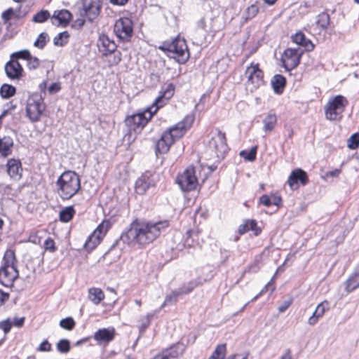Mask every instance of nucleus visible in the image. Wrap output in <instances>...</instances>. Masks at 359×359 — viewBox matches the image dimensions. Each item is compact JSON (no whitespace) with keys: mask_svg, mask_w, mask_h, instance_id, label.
<instances>
[{"mask_svg":"<svg viewBox=\"0 0 359 359\" xmlns=\"http://www.w3.org/2000/svg\"><path fill=\"white\" fill-rule=\"evenodd\" d=\"M169 226L168 220L159 221L155 223H141L134 222L130 224V228L123 232L119 239L116 241L111 248L115 246L121 249L124 245H130L132 242L136 241L140 245H146L153 242L161 231H164Z\"/></svg>","mask_w":359,"mask_h":359,"instance_id":"obj_1","label":"nucleus"},{"mask_svg":"<svg viewBox=\"0 0 359 359\" xmlns=\"http://www.w3.org/2000/svg\"><path fill=\"white\" fill-rule=\"evenodd\" d=\"M173 92L174 87L170 84L163 94L157 97L153 104L145 111L128 117L127 123L130 126L133 125L137 128H143L158 109L165 104V100H168L172 96Z\"/></svg>","mask_w":359,"mask_h":359,"instance_id":"obj_2","label":"nucleus"},{"mask_svg":"<svg viewBox=\"0 0 359 359\" xmlns=\"http://www.w3.org/2000/svg\"><path fill=\"white\" fill-rule=\"evenodd\" d=\"M57 192L62 200H69L81 189V179L74 171H65L56 182Z\"/></svg>","mask_w":359,"mask_h":359,"instance_id":"obj_3","label":"nucleus"},{"mask_svg":"<svg viewBox=\"0 0 359 359\" xmlns=\"http://www.w3.org/2000/svg\"><path fill=\"white\" fill-rule=\"evenodd\" d=\"M159 48L168 52V55L170 57H173L181 64L185 63L189 57V52L186 41L180 37L175 38L170 42L165 41Z\"/></svg>","mask_w":359,"mask_h":359,"instance_id":"obj_4","label":"nucleus"},{"mask_svg":"<svg viewBox=\"0 0 359 359\" xmlns=\"http://www.w3.org/2000/svg\"><path fill=\"white\" fill-rule=\"evenodd\" d=\"M4 265L0 269V283L6 287L13 285L19 273L15 263V256L12 251H6L4 257Z\"/></svg>","mask_w":359,"mask_h":359,"instance_id":"obj_5","label":"nucleus"},{"mask_svg":"<svg viewBox=\"0 0 359 359\" xmlns=\"http://www.w3.org/2000/svg\"><path fill=\"white\" fill-rule=\"evenodd\" d=\"M227 149L225 134L218 129L212 130L207 149L211 158L218 161L224 158Z\"/></svg>","mask_w":359,"mask_h":359,"instance_id":"obj_6","label":"nucleus"},{"mask_svg":"<svg viewBox=\"0 0 359 359\" xmlns=\"http://www.w3.org/2000/svg\"><path fill=\"white\" fill-rule=\"evenodd\" d=\"M348 102L342 95H337L330 100L325 107V117L330 121H337L341 119L342 114Z\"/></svg>","mask_w":359,"mask_h":359,"instance_id":"obj_7","label":"nucleus"},{"mask_svg":"<svg viewBox=\"0 0 359 359\" xmlns=\"http://www.w3.org/2000/svg\"><path fill=\"white\" fill-rule=\"evenodd\" d=\"M176 182L183 191L194 190L198 185L195 168L192 166L188 167L177 177Z\"/></svg>","mask_w":359,"mask_h":359,"instance_id":"obj_8","label":"nucleus"},{"mask_svg":"<svg viewBox=\"0 0 359 359\" xmlns=\"http://www.w3.org/2000/svg\"><path fill=\"white\" fill-rule=\"evenodd\" d=\"M44 109L45 105L41 96L34 95L29 97L27 103L26 112L27 116L32 122L38 121Z\"/></svg>","mask_w":359,"mask_h":359,"instance_id":"obj_9","label":"nucleus"},{"mask_svg":"<svg viewBox=\"0 0 359 359\" xmlns=\"http://www.w3.org/2000/svg\"><path fill=\"white\" fill-rule=\"evenodd\" d=\"M114 32L118 39L128 41L133 32L132 20L128 18H119L114 25Z\"/></svg>","mask_w":359,"mask_h":359,"instance_id":"obj_10","label":"nucleus"},{"mask_svg":"<svg viewBox=\"0 0 359 359\" xmlns=\"http://www.w3.org/2000/svg\"><path fill=\"white\" fill-rule=\"evenodd\" d=\"M245 75L248 77V87L250 88L251 91H253L263 85V72L259 68L258 64H251V65L246 69Z\"/></svg>","mask_w":359,"mask_h":359,"instance_id":"obj_11","label":"nucleus"},{"mask_svg":"<svg viewBox=\"0 0 359 359\" xmlns=\"http://www.w3.org/2000/svg\"><path fill=\"white\" fill-rule=\"evenodd\" d=\"M109 228V222H103L96 229L88 236L85 242L84 248L87 250L94 249L106 234Z\"/></svg>","mask_w":359,"mask_h":359,"instance_id":"obj_12","label":"nucleus"},{"mask_svg":"<svg viewBox=\"0 0 359 359\" xmlns=\"http://www.w3.org/2000/svg\"><path fill=\"white\" fill-rule=\"evenodd\" d=\"M194 121V116L189 114L184 118L177 123L175 126L165 131V133H169L172 135V141L174 142L176 140L182 137L187 130L189 128Z\"/></svg>","mask_w":359,"mask_h":359,"instance_id":"obj_13","label":"nucleus"},{"mask_svg":"<svg viewBox=\"0 0 359 359\" xmlns=\"http://www.w3.org/2000/svg\"><path fill=\"white\" fill-rule=\"evenodd\" d=\"M303 50L299 48H287L282 57L284 67L290 71L298 66Z\"/></svg>","mask_w":359,"mask_h":359,"instance_id":"obj_14","label":"nucleus"},{"mask_svg":"<svg viewBox=\"0 0 359 359\" xmlns=\"http://www.w3.org/2000/svg\"><path fill=\"white\" fill-rule=\"evenodd\" d=\"M84 15L90 22L93 21L100 13L102 3L100 0H82Z\"/></svg>","mask_w":359,"mask_h":359,"instance_id":"obj_15","label":"nucleus"},{"mask_svg":"<svg viewBox=\"0 0 359 359\" xmlns=\"http://www.w3.org/2000/svg\"><path fill=\"white\" fill-rule=\"evenodd\" d=\"M154 185L155 180L154 175L149 172H146L137 180L135 182V191L138 194H144L149 187H154Z\"/></svg>","mask_w":359,"mask_h":359,"instance_id":"obj_16","label":"nucleus"},{"mask_svg":"<svg viewBox=\"0 0 359 359\" xmlns=\"http://www.w3.org/2000/svg\"><path fill=\"white\" fill-rule=\"evenodd\" d=\"M305 185L308 182L307 174L302 169H297L290 173L287 183L291 189L296 190L299 188L298 182Z\"/></svg>","mask_w":359,"mask_h":359,"instance_id":"obj_17","label":"nucleus"},{"mask_svg":"<svg viewBox=\"0 0 359 359\" xmlns=\"http://www.w3.org/2000/svg\"><path fill=\"white\" fill-rule=\"evenodd\" d=\"M97 46L100 51L105 56L114 53L116 49V45L106 34H101L97 41Z\"/></svg>","mask_w":359,"mask_h":359,"instance_id":"obj_18","label":"nucleus"},{"mask_svg":"<svg viewBox=\"0 0 359 359\" xmlns=\"http://www.w3.org/2000/svg\"><path fill=\"white\" fill-rule=\"evenodd\" d=\"M5 72L11 79H20L22 76L23 69L18 61L13 60L8 62L5 65Z\"/></svg>","mask_w":359,"mask_h":359,"instance_id":"obj_19","label":"nucleus"},{"mask_svg":"<svg viewBox=\"0 0 359 359\" xmlns=\"http://www.w3.org/2000/svg\"><path fill=\"white\" fill-rule=\"evenodd\" d=\"M115 330L113 327L98 330L94 334V339L98 344H107L113 340Z\"/></svg>","mask_w":359,"mask_h":359,"instance_id":"obj_20","label":"nucleus"},{"mask_svg":"<svg viewBox=\"0 0 359 359\" xmlns=\"http://www.w3.org/2000/svg\"><path fill=\"white\" fill-rule=\"evenodd\" d=\"M7 172L9 176L15 180H19L22 177V166L19 160L11 158L7 163Z\"/></svg>","mask_w":359,"mask_h":359,"instance_id":"obj_21","label":"nucleus"},{"mask_svg":"<svg viewBox=\"0 0 359 359\" xmlns=\"http://www.w3.org/2000/svg\"><path fill=\"white\" fill-rule=\"evenodd\" d=\"M329 309L330 303L326 300L318 304L313 314L309 317L308 320L309 325H316L318 323L319 318L323 317L325 311L329 310Z\"/></svg>","mask_w":359,"mask_h":359,"instance_id":"obj_22","label":"nucleus"},{"mask_svg":"<svg viewBox=\"0 0 359 359\" xmlns=\"http://www.w3.org/2000/svg\"><path fill=\"white\" fill-rule=\"evenodd\" d=\"M185 346L183 344L177 343L168 349L163 351L159 355L163 359H177L184 351Z\"/></svg>","mask_w":359,"mask_h":359,"instance_id":"obj_23","label":"nucleus"},{"mask_svg":"<svg viewBox=\"0 0 359 359\" xmlns=\"http://www.w3.org/2000/svg\"><path fill=\"white\" fill-rule=\"evenodd\" d=\"M172 143V135L164 132L156 144V152L160 154L167 153Z\"/></svg>","mask_w":359,"mask_h":359,"instance_id":"obj_24","label":"nucleus"},{"mask_svg":"<svg viewBox=\"0 0 359 359\" xmlns=\"http://www.w3.org/2000/svg\"><path fill=\"white\" fill-rule=\"evenodd\" d=\"M72 14L67 10L55 11L52 17V22L56 25H66L69 23Z\"/></svg>","mask_w":359,"mask_h":359,"instance_id":"obj_25","label":"nucleus"},{"mask_svg":"<svg viewBox=\"0 0 359 359\" xmlns=\"http://www.w3.org/2000/svg\"><path fill=\"white\" fill-rule=\"evenodd\" d=\"M13 147V138L8 135L0 137V154L6 158L11 154Z\"/></svg>","mask_w":359,"mask_h":359,"instance_id":"obj_26","label":"nucleus"},{"mask_svg":"<svg viewBox=\"0 0 359 359\" xmlns=\"http://www.w3.org/2000/svg\"><path fill=\"white\" fill-rule=\"evenodd\" d=\"M291 38L294 43L303 46L306 51H311L314 48V45L309 39H306L302 32H297L294 35H292Z\"/></svg>","mask_w":359,"mask_h":359,"instance_id":"obj_27","label":"nucleus"},{"mask_svg":"<svg viewBox=\"0 0 359 359\" xmlns=\"http://www.w3.org/2000/svg\"><path fill=\"white\" fill-rule=\"evenodd\" d=\"M285 79L280 74L275 75L271 79V85L273 90L277 94H280L285 86Z\"/></svg>","mask_w":359,"mask_h":359,"instance_id":"obj_28","label":"nucleus"},{"mask_svg":"<svg viewBox=\"0 0 359 359\" xmlns=\"http://www.w3.org/2000/svg\"><path fill=\"white\" fill-rule=\"evenodd\" d=\"M88 298L93 304L97 305L104 299V294L100 288L91 287L88 290Z\"/></svg>","mask_w":359,"mask_h":359,"instance_id":"obj_29","label":"nucleus"},{"mask_svg":"<svg viewBox=\"0 0 359 359\" xmlns=\"http://www.w3.org/2000/svg\"><path fill=\"white\" fill-rule=\"evenodd\" d=\"M277 122V117L275 114H268L263 120L264 130L266 133L271 132L275 128Z\"/></svg>","mask_w":359,"mask_h":359,"instance_id":"obj_30","label":"nucleus"},{"mask_svg":"<svg viewBox=\"0 0 359 359\" xmlns=\"http://www.w3.org/2000/svg\"><path fill=\"white\" fill-rule=\"evenodd\" d=\"M76 211L73 206H67L63 208L59 214L60 221L62 222H69L73 218Z\"/></svg>","mask_w":359,"mask_h":359,"instance_id":"obj_31","label":"nucleus"},{"mask_svg":"<svg viewBox=\"0 0 359 359\" xmlns=\"http://www.w3.org/2000/svg\"><path fill=\"white\" fill-rule=\"evenodd\" d=\"M358 287H359V273H355L346 280V288L348 292H351Z\"/></svg>","mask_w":359,"mask_h":359,"instance_id":"obj_32","label":"nucleus"},{"mask_svg":"<svg viewBox=\"0 0 359 359\" xmlns=\"http://www.w3.org/2000/svg\"><path fill=\"white\" fill-rule=\"evenodd\" d=\"M15 93V88L11 85L4 84L0 88V94L3 98H9Z\"/></svg>","mask_w":359,"mask_h":359,"instance_id":"obj_33","label":"nucleus"},{"mask_svg":"<svg viewBox=\"0 0 359 359\" xmlns=\"http://www.w3.org/2000/svg\"><path fill=\"white\" fill-rule=\"evenodd\" d=\"M69 34L67 32L59 33L53 39V43L57 46H63L68 42Z\"/></svg>","mask_w":359,"mask_h":359,"instance_id":"obj_34","label":"nucleus"},{"mask_svg":"<svg viewBox=\"0 0 359 359\" xmlns=\"http://www.w3.org/2000/svg\"><path fill=\"white\" fill-rule=\"evenodd\" d=\"M257 147H252L250 151L243 150L240 152V156L248 161H254L256 158Z\"/></svg>","mask_w":359,"mask_h":359,"instance_id":"obj_35","label":"nucleus"},{"mask_svg":"<svg viewBox=\"0 0 359 359\" xmlns=\"http://www.w3.org/2000/svg\"><path fill=\"white\" fill-rule=\"evenodd\" d=\"M226 354L225 344H220L217 346L214 352L208 359H223Z\"/></svg>","mask_w":359,"mask_h":359,"instance_id":"obj_36","label":"nucleus"},{"mask_svg":"<svg viewBox=\"0 0 359 359\" xmlns=\"http://www.w3.org/2000/svg\"><path fill=\"white\" fill-rule=\"evenodd\" d=\"M49 37L47 33L42 32L39 34V37L36 40L34 43V46L42 49L46 44V42L48 41Z\"/></svg>","mask_w":359,"mask_h":359,"instance_id":"obj_37","label":"nucleus"},{"mask_svg":"<svg viewBox=\"0 0 359 359\" xmlns=\"http://www.w3.org/2000/svg\"><path fill=\"white\" fill-rule=\"evenodd\" d=\"M347 146L351 149H355L359 147V133L352 135L347 140Z\"/></svg>","mask_w":359,"mask_h":359,"instance_id":"obj_38","label":"nucleus"},{"mask_svg":"<svg viewBox=\"0 0 359 359\" xmlns=\"http://www.w3.org/2000/svg\"><path fill=\"white\" fill-rule=\"evenodd\" d=\"M75 321L74 320L71 318L68 317L64 319H62L60 321V326L62 327L63 329L67 330H72L74 326H75Z\"/></svg>","mask_w":359,"mask_h":359,"instance_id":"obj_39","label":"nucleus"},{"mask_svg":"<svg viewBox=\"0 0 359 359\" xmlns=\"http://www.w3.org/2000/svg\"><path fill=\"white\" fill-rule=\"evenodd\" d=\"M50 17V13L48 11H41L33 17V21L38 23H41L48 20Z\"/></svg>","mask_w":359,"mask_h":359,"instance_id":"obj_40","label":"nucleus"},{"mask_svg":"<svg viewBox=\"0 0 359 359\" xmlns=\"http://www.w3.org/2000/svg\"><path fill=\"white\" fill-rule=\"evenodd\" d=\"M32 55L29 51L27 50H22L18 52L13 53L11 55V58L13 60H15L18 61V59H24L28 60L29 58H31Z\"/></svg>","mask_w":359,"mask_h":359,"instance_id":"obj_41","label":"nucleus"},{"mask_svg":"<svg viewBox=\"0 0 359 359\" xmlns=\"http://www.w3.org/2000/svg\"><path fill=\"white\" fill-rule=\"evenodd\" d=\"M330 22V17L327 13H322L318 15V20H317V24L323 27L326 28Z\"/></svg>","mask_w":359,"mask_h":359,"instance_id":"obj_42","label":"nucleus"},{"mask_svg":"<svg viewBox=\"0 0 359 359\" xmlns=\"http://www.w3.org/2000/svg\"><path fill=\"white\" fill-rule=\"evenodd\" d=\"M57 348L60 353H67L70 349L69 341L67 339L60 340L57 344Z\"/></svg>","mask_w":359,"mask_h":359,"instance_id":"obj_43","label":"nucleus"},{"mask_svg":"<svg viewBox=\"0 0 359 359\" xmlns=\"http://www.w3.org/2000/svg\"><path fill=\"white\" fill-rule=\"evenodd\" d=\"M259 8L258 6L255 4H252L250 6H249L245 11L246 17L245 18L248 19H252L258 13Z\"/></svg>","mask_w":359,"mask_h":359,"instance_id":"obj_44","label":"nucleus"},{"mask_svg":"<svg viewBox=\"0 0 359 359\" xmlns=\"http://www.w3.org/2000/svg\"><path fill=\"white\" fill-rule=\"evenodd\" d=\"M245 223L248 226V230L253 231L255 232V236H258L260 233L261 229L257 227V222L255 220H246Z\"/></svg>","mask_w":359,"mask_h":359,"instance_id":"obj_45","label":"nucleus"},{"mask_svg":"<svg viewBox=\"0 0 359 359\" xmlns=\"http://www.w3.org/2000/svg\"><path fill=\"white\" fill-rule=\"evenodd\" d=\"M181 294L179 292H173L172 294L166 296L163 304L161 305L160 309L163 308L165 305L172 304V302H176V297Z\"/></svg>","mask_w":359,"mask_h":359,"instance_id":"obj_46","label":"nucleus"},{"mask_svg":"<svg viewBox=\"0 0 359 359\" xmlns=\"http://www.w3.org/2000/svg\"><path fill=\"white\" fill-rule=\"evenodd\" d=\"M44 249L46 250H48L51 252H54L56 250H57V248L55 247V241H53V238L48 237L47 239H46V241H44Z\"/></svg>","mask_w":359,"mask_h":359,"instance_id":"obj_47","label":"nucleus"},{"mask_svg":"<svg viewBox=\"0 0 359 359\" xmlns=\"http://www.w3.org/2000/svg\"><path fill=\"white\" fill-rule=\"evenodd\" d=\"M196 281L189 282L187 285H184L180 290V294H187L191 292L196 287L198 286Z\"/></svg>","mask_w":359,"mask_h":359,"instance_id":"obj_48","label":"nucleus"},{"mask_svg":"<svg viewBox=\"0 0 359 359\" xmlns=\"http://www.w3.org/2000/svg\"><path fill=\"white\" fill-rule=\"evenodd\" d=\"M12 323L9 319L2 320L0 322V329H1L5 334L10 332Z\"/></svg>","mask_w":359,"mask_h":359,"instance_id":"obj_49","label":"nucleus"},{"mask_svg":"<svg viewBox=\"0 0 359 359\" xmlns=\"http://www.w3.org/2000/svg\"><path fill=\"white\" fill-rule=\"evenodd\" d=\"M27 61V67L29 69H35L39 65V60L37 57L31 56V58H29Z\"/></svg>","mask_w":359,"mask_h":359,"instance_id":"obj_50","label":"nucleus"},{"mask_svg":"<svg viewBox=\"0 0 359 359\" xmlns=\"http://www.w3.org/2000/svg\"><path fill=\"white\" fill-rule=\"evenodd\" d=\"M51 350V344L47 341H43L38 348L39 351H50Z\"/></svg>","mask_w":359,"mask_h":359,"instance_id":"obj_51","label":"nucleus"},{"mask_svg":"<svg viewBox=\"0 0 359 359\" xmlns=\"http://www.w3.org/2000/svg\"><path fill=\"white\" fill-rule=\"evenodd\" d=\"M61 88L60 83L55 82L52 83L48 88V92L50 94H54L57 93Z\"/></svg>","mask_w":359,"mask_h":359,"instance_id":"obj_52","label":"nucleus"},{"mask_svg":"<svg viewBox=\"0 0 359 359\" xmlns=\"http://www.w3.org/2000/svg\"><path fill=\"white\" fill-rule=\"evenodd\" d=\"M14 12L13 8H9L2 13L1 17L2 19L6 22L11 18V16L13 15Z\"/></svg>","mask_w":359,"mask_h":359,"instance_id":"obj_53","label":"nucleus"},{"mask_svg":"<svg viewBox=\"0 0 359 359\" xmlns=\"http://www.w3.org/2000/svg\"><path fill=\"white\" fill-rule=\"evenodd\" d=\"M259 201L262 204L266 207L272 205L271 199L267 195H263L260 197Z\"/></svg>","mask_w":359,"mask_h":359,"instance_id":"obj_54","label":"nucleus"},{"mask_svg":"<svg viewBox=\"0 0 359 359\" xmlns=\"http://www.w3.org/2000/svg\"><path fill=\"white\" fill-rule=\"evenodd\" d=\"M154 316V313H148L145 318H146V322L142 323V325H141V330H144L149 325V323H150V320L151 319V318L153 317Z\"/></svg>","mask_w":359,"mask_h":359,"instance_id":"obj_55","label":"nucleus"},{"mask_svg":"<svg viewBox=\"0 0 359 359\" xmlns=\"http://www.w3.org/2000/svg\"><path fill=\"white\" fill-rule=\"evenodd\" d=\"M24 322H25V317H22L20 318H16L14 320V325L18 327H20L23 325Z\"/></svg>","mask_w":359,"mask_h":359,"instance_id":"obj_56","label":"nucleus"},{"mask_svg":"<svg viewBox=\"0 0 359 359\" xmlns=\"http://www.w3.org/2000/svg\"><path fill=\"white\" fill-rule=\"evenodd\" d=\"M9 295L8 293H6L1 290H0V305H1L4 302L8 300Z\"/></svg>","mask_w":359,"mask_h":359,"instance_id":"obj_57","label":"nucleus"},{"mask_svg":"<svg viewBox=\"0 0 359 359\" xmlns=\"http://www.w3.org/2000/svg\"><path fill=\"white\" fill-rule=\"evenodd\" d=\"M248 231V228L246 226L245 223L241 224L238 227V233L241 235L245 233Z\"/></svg>","mask_w":359,"mask_h":359,"instance_id":"obj_58","label":"nucleus"},{"mask_svg":"<svg viewBox=\"0 0 359 359\" xmlns=\"http://www.w3.org/2000/svg\"><path fill=\"white\" fill-rule=\"evenodd\" d=\"M292 354H291V350L290 349H287L285 351V352L284 353V354H283L281 355V357L280 358V359H292Z\"/></svg>","mask_w":359,"mask_h":359,"instance_id":"obj_59","label":"nucleus"},{"mask_svg":"<svg viewBox=\"0 0 359 359\" xmlns=\"http://www.w3.org/2000/svg\"><path fill=\"white\" fill-rule=\"evenodd\" d=\"M128 0H110V3L114 5L123 6L128 2Z\"/></svg>","mask_w":359,"mask_h":359,"instance_id":"obj_60","label":"nucleus"},{"mask_svg":"<svg viewBox=\"0 0 359 359\" xmlns=\"http://www.w3.org/2000/svg\"><path fill=\"white\" fill-rule=\"evenodd\" d=\"M196 26L198 28L204 29L205 27V19L203 18H201L197 22Z\"/></svg>","mask_w":359,"mask_h":359,"instance_id":"obj_61","label":"nucleus"},{"mask_svg":"<svg viewBox=\"0 0 359 359\" xmlns=\"http://www.w3.org/2000/svg\"><path fill=\"white\" fill-rule=\"evenodd\" d=\"M271 201L272 204L279 205V204L281 203V198L279 196H273Z\"/></svg>","mask_w":359,"mask_h":359,"instance_id":"obj_62","label":"nucleus"},{"mask_svg":"<svg viewBox=\"0 0 359 359\" xmlns=\"http://www.w3.org/2000/svg\"><path fill=\"white\" fill-rule=\"evenodd\" d=\"M290 304V302H285L284 303V304H283L278 307V309L279 312H280V313L284 312L289 307Z\"/></svg>","mask_w":359,"mask_h":359,"instance_id":"obj_63","label":"nucleus"},{"mask_svg":"<svg viewBox=\"0 0 359 359\" xmlns=\"http://www.w3.org/2000/svg\"><path fill=\"white\" fill-rule=\"evenodd\" d=\"M341 170L339 169H336L333 171H331L328 173L329 175L332 176V177H337L339 175V174L340 173Z\"/></svg>","mask_w":359,"mask_h":359,"instance_id":"obj_64","label":"nucleus"}]
</instances>
